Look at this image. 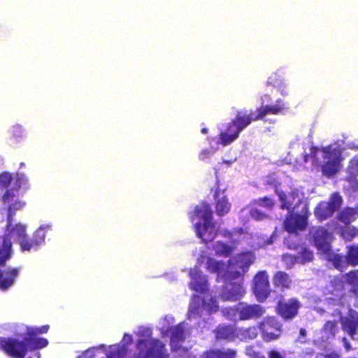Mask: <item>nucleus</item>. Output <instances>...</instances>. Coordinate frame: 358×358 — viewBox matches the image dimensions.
Masks as SVG:
<instances>
[{
    "mask_svg": "<svg viewBox=\"0 0 358 358\" xmlns=\"http://www.w3.org/2000/svg\"><path fill=\"white\" fill-rule=\"evenodd\" d=\"M220 190L217 187L214 193V199L215 202V213L218 216H224L227 214L231 209V203L229 202L228 199L225 195H223L220 199L219 198Z\"/></svg>",
    "mask_w": 358,
    "mask_h": 358,
    "instance_id": "aec40b11",
    "label": "nucleus"
},
{
    "mask_svg": "<svg viewBox=\"0 0 358 358\" xmlns=\"http://www.w3.org/2000/svg\"><path fill=\"white\" fill-rule=\"evenodd\" d=\"M347 249L345 257L348 264L352 266L358 265V245H349Z\"/></svg>",
    "mask_w": 358,
    "mask_h": 358,
    "instance_id": "c756f323",
    "label": "nucleus"
},
{
    "mask_svg": "<svg viewBox=\"0 0 358 358\" xmlns=\"http://www.w3.org/2000/svg\"><path fill=\"white\" fill-rule=\"evenodd\" d=\"M213 249L216 255L224 257H229L234 250V248L222 241H217L213 245Z\"/></svg>",
    "mask_w": 358,
    "mask_h": 358,
    "instance_id": "a878e982",
    "label": "nucleus"
},
{
    "mask_svg": "<svg viewBox=\"0 0 358 358\" xmlns=\"http://www.w3.org/2000/svg\"><path fill=\"white\" fill-rule=\"evenodd\" d=\"M253 293L259 302H264L271 294L269 277L266 271H258L253 278Z\"/></svg>",
    "mask_w": 358,
    "mask_h": 358,
    "instance_id": "0eeeda50",
    "label": "nucleus"
},
{
    "mask_svg": "<svg viewBox=\"0 0 358 358\" xmlns=\"http://www.w3.org/2000/svg\"><path fill=\"white\" fill-rule=\"evenodd\" d=\"M322 358H341V355L336 351L321 354Z\"/></svg>",
    "mask_w": 358,
    "mask_h": 358,
    "instance_id": "864d4df0",
    "label": "nucleus"
},
{
    "mask_svg": "<svg viewBox=\"0 0 358 358\" xmlns=\"http://www.w3.org/2000/svg\"><path fill=\"white\" fill-rule=\"evenodd\" d=\"M125 337H127V340H128L129 342H131V341H132L131 336L128 335V334H125V335H124V338H125Z\"/></svg>",
    "mask_w": 358,
    "mask_h": 358,
    "instance_id": "774afa93",
    "label": "nucleus"
},
{
    "mask_svg": "<svg viewBox=\"0 0 358 358\" xmlns=\"http://www.w3.org/2000/svg\"><path fill=\"white\" fill-rule=\"evenodd\" d=\"M310 157H311L314 162L317 163L319 162V159L317 157V152L319 151V148L316 146H311L310 148Z\"/></svg>",
    "mask_w": 358,
    "mask_h": 358,
    "instance_id": "3c124183",
    "label": "nucleus"
},
{
    "mask_svg": "<svg viewBox=\"0 0 358 358\" xmlns=\"http://www.w3.org/2000/svg\"><path fill=\"white\" fill-rule=\"evenodd\" d=\"M344 277L346 283L351 286V292L358 297V269L346 273Z\"/></svg>",
    "mask_w": 358,
    "mask_h": 358,
    "instance_id": "cd10ccee",
    "label": "nucleus"
},
{
    "mask_svg": "<svg viewBox=\"0 0 358 358\" xmlns=\"http://www.w3.org/2000/svg\"><path fill=\"white\" fill-rule=\"evenodd\" d=\"M2 252V250L0 249V265L4 264L6 260L10 257L8 252L1 256ZM17 274L18 269L13 268L8 271V276L3 278V272L0 270V288L3 290L7 289L13 284Z\"/></svg>",
    "mask_w": 358,
    "mask_h": 358,
    "instance_id": "f3484780",
    "label": "nucleus"
},
{
    "mask_svg": "<svg viewBox=\"0 0 358 358\" xmlns=\"http://www.w3.org/2000/svg\"><path fill=\"white\" fill-rule=\"evenodd\" d=\"M328 261L332 262L334 266L340 271L346 267L344 257L340 254H336L332 252V249L329 253H325Z\"/></svg>",
    "mask_w": 358,
    "mask_h": 358,
    "instance_id": "c85d7f7f",
    "label": "nucleus"
},
{
    "mask_svg": "<svg viewBox=\"0 0 358 358\" xmlns=\"http://www.w3.org/2000/svg\"><path fill=\"white\" fill-rule=\"evenodd\" d=\"M23 130L20 126L17 125L13 127L12 134L15 140H17V138H22L23 136Z\"/></svg>",
    "mask_w": 358,
    "mask_h": 358,
    "instance_id": "8fccbe9b",
    "label": "nucleus"
},
{
    "mask_svg": "<svg viewBox=\"0 0 358 358\" xmlns=\"http://www.w3.org/2000/svg\"><path fill=\"white\" fill-rule=\"evenodd\" d=\"M14 230L16 231L17 236L20 239L25 238L27 237L26 234V227L25 226L21 224H17L15 226Z\"/></svg>",
    "mask_w": 358,
    "mask_h": 358,
    "instance_id": "49530a36",
    "label": "nucleus"
},
{
    "mask_svg": "<svg viewBox=\"0 0 358 358\" xmlns=\"http://www.w3.org/2000/svg\"><path fill=\"white\" fill-rule=\"evenodd\" d=\"M120 352L118 350L110 351L106 356V358H119Z\"/></svg>",
    "mask_w": 358,
    "mask_h": 358,
    "instance_id": "6e6d98bb",
    "label": "nucleus"
},
{
    "mask_svg": "<svg viewBox=\"0 0 358 358\" xmlns=\"http://www.w3.org/2000/svg\"><path fill=\"white\" fill-rule=\"evenodd\" d=\"M19 244L22 251H30L32 249L36 250L38 248L35 243H34V241L31 239L29 240L27 237L20 239Z\"/></svg>",
    "mask_w": 358,
    "mask_h": 358,
    "instance_id": "4c0bfd02",
    "label": "nucleus"
},
{
    "mask_svg": "<svg viewBox=\"0 0 358 358\" xmlns=\"http://www.w3.org/2000/svg\"><path fill=\"white\" fill-rule=\"evenodd\" d=\"M28 184V179L23 173H17L15 178V190H18L21 187Z\"/></svg>",
    "mask_w": 358,
    "mask_h": 358,
    "instance_id": "37998d69",
    "label": "nucleus"
},
{
    "mask_svg": "<svg viewBox=\"0 0 358 358\" xmlns=\"http://www.w3.org/2000/svg\"><path fill=\"white\" fill-rule=\"evenodd\" d=\"M13 180L12 175L8 172H3L0 173V188H7Z\"/></svg>",
    "mask_w": 358,
    "mask_h": 358,
    "instance_id": "ea45409f",
    "label": "nucleus"
},
{
    "mask_svg": "<svg viewBox=\"0 0 358 358\" xmlns=\"http://www.w3.org/2000/svg\"><path fill=\"white\" fill-rule=\"evenodd\" d=\"M282 260L285 262L287 267H291L294 264H299V260L296 258V254H284L282 256Z\"/></svg>",
    "mask_w": 358,
    "mask_h": 358,
    "instance_id": "79ce46f5",
    "label": "nucleus"
},
{
    "mask_svg": "<svg viewBox=\"0 0 358 358\" xmlns=\"http://www.w3.org/2000/svg\"><path fill=\"white\" fill-rule=\"evenodd\" d=\"M266 83L268 85L277 88L281 95L287 96L288 94L285 90L286 85L285 84L284 79L282 76L278 73L271 74L268 77Z\"/></svg>",
    "mask_w": 358,
    "mask_h": 358,
    "instance_id": "b1692460",
    "label": "nucleus"
},
{
    "mask_svg": "<svg viewBox=\"0 0 358 358\" xmlns=\"http://www.w3.org/2000/svg\"><path fill=\"white\" fill-rule=\"evenodd\" d=\"M242 260L244 262V265L249 266L255 262V257L252 252L243 253L241 256Z\"/></svg>",
    "mask_w": 358,
    "mask_h": 358,
    "instance_id": "de8ad7c7",
    "label": "nucleus"
},
{
    "mask_svg": "<svg viewBox=\"0 0 358 358\" xmlns=\"http://www.w3.org/2000/svg\"><path fill=\"white\" fill-rule=\"evenodd\" d=\"M192 222L195 217L203 220V223L213 221V210L210 204L201 202L194 207V210L189 215Z\"/></svg>",
    "mask_w": 358,
    "mask_h": 358,
    "instance_id": "dca6fc26",
    "label": "nucleus"
},
{
    "mask_svg": "<svg viewBox=\"0 0 358 358\" xmlns=\"http://www.w3.org/2000/svg\"><path fill=\"white\" fill-rule=\"evenodd\" d=\"M224 263L221 261H216L213 258H208L206 264L207 269L210 273L220 274L224 269Z\"/></svg>",
    "mask_w": 358,
    "mask_h": 358,
    "instance_id": "72a5a7b5",
    "label": "nucleus"
},
{
    "mask_svg": "<svg viewBox=\"0 0 358 358\" xmlns=\"http://www.w3.org/2000/svg\"><path fill=\"white\" fill-rule=\"evenodd\" d=\"M268 358H283V357L282 356V355L277 350H271L269 352H268Z\"/></svg>",
    "mask_w": 358,
    "mask_h": 358,
    "instance_id": "5fc2aeb1",
    "label": "nucleus"
},
{
    "mask_svg": "<svg viewBox=\"0 0 358 358\" xmlns=\"http://www.w3.org/2000/svg\"><path fill=\"white\" fill-rule=\"evenodd\" d=\"M341 236L346 241H352L357 234V230L355 227H350L348 225L341 227Z\"/></svg>",
    "mask_w": 358,
    "mask_h": 358,
    "instance_id": "f704fd0d",
    "label": "nucleus"
},
{
    "mask_svg": "<svg viewBox=\"0 0 358 358\" xmlns=\"http://www.w3.org/2000/svg\"><path fill=\"white\" fill-rule=\"evenodd\" d=\"M211 152L209 150L204 149L202 150L199 154V158L200 160L204 161L206 159H208L210 156Z\"/></svg>",
    "mask_w": 358,
    "mask_h": 358,
    "instance_id": "603ef678",
    "label": "nucleus"
},
{
    "mask_svg": "<svg viewBox=\"0 0 358 358\" xmlns=\"http://www.w3.org/2000/svg\"><path fill=\"white\" fill-rule=\"evenodd\" d=\"M185 338V331L184 326L180 323L171 330V342L173 344H178L183 342Z\"/></svg>",
    "mask_w": 358,
    "mask_h": 358,
    "instance_id": "bb28decb",
    "label": "nucleus"
},
{
    "mask_svg": "<svg viewBox=\"0 0 358 358\" xmlns=\"http://www.w3.org/2000/svg\"><path fill=\"white\" fill-rule=\"evenodd\" d=\"M309 157H310V155H308V154L305 153L303 155V162H307L308 161Z\"/></svg>",
    "mask_w": 358,
    "mask_h": 358,
    "instance_id": "e2e57ef3",
    "label": "nucleus"
},
{
    "mask_svg": "<svg viewBox=\"0 0 358 358\" xmlns=\"http://www.w3.org/2000/svg\"><path fill=\"white\" fill-rule=\"evenodd\" d=\"M45 233L44 231V228L43 227H40L35 231L31 240L34 241L35 245L38 247L45 242Z\"/></svg>",
    "mask_w": 358,
    "mask_h": 358,
    "instance_id": "e433bc0d",
    "label": "nucleus"
},
{
    "mask_svg": "<svg viewBox=\"0 0 358 358\" xmlns=\"http://www.w3.org/2000/svg\"><path fill=\"white\" fill-rule=\"evenodd\" d=\"M49 328H50V327L48 324L43 325L41 327H37V328H35V329H31V330H29L28 331V334L29 336H35V335H37V334H41L47 333L48 331V330H49Z\"/></svg>",
    "mask_w": 358,
    "mask_h": 358,
    "instance_id": "c03bdc74",
    "label": "nucleus"
},
{
    "mask_svg": "<svg viewBox=\"0 0 358 358\" xmlns=\"http://www.w3.org/2000/svg\"><path fill=\"white\" fill-rule=\"evenodd\" d=\"M17 190H16L17 192ZM15 189H8L3 194L2 196V200L4 203H9L10 202L13 198L16 196V194L15 193Z\"/></svg>",
    "mask_w": 358,
    "mask_h": 358,
    "instance_id": "a18cd8bd",
    "label": "nucleus"
},
{
    "mask_svg": "<svg viewBox=\"0 0 358 358\" xmlns=\"http://www.w3.org/2000/svg\"><path fill=\"white\" fill-rule=\"evenodd\" d=\"M217 339L232 340L236 336V330L230 325H220L215 329Z\"/></svg>",
    "mask_w": 358,
    "mask_h": 358,
    "instance_id": "393cba45",
    "label": "nucleus"
},
{
    "mask_svg": "<svg viewBox=\"0 0 358 358\" xmlns=\"http://www.w3.org/2000/svg\"><path fill=\"white\" fill-rule=\"evenodd\" d=\"M236 351L228 350L226 352L220 350H211L205 352V358H234Z\"/></svg>",
    "mask_w": 358,
    "mask_h": 358,
    "instance_id": "7c9ffc66",
    "label": "nucleus"
},
{
    "mask_svg": "<svg viewBox=\"0 0 358 358\" xmlns=\"http://www.w3.org/2000/svg\"><path fill=\"white\" fill-rule=\"evenodd\" d=\"M5 351L15 358H24L27 352V343L15 338L8 339L3 345Z\"/></svg>",
    "mask_w": 358,
    "mask_h": 358,
    "instance_id": "2eb2a0df",
    "label": "nucleus"
},
{
    "mask_svg": "<svg viewBox=\"0 0 358 358\" xmlns=\"http://www.w3.org/2000/svg\"><path fill=\"white\" fill-rule=\"evenodd\" d=\"M287 107L281 99L276 100L274 105H266L257 108V114L255 115L252 109L248 110V115L251 119V122L264 118L267 114L278 115L282 113Z\"/></svg>",
    "mask_w": 358,
    "mask_h": 358,
    "instance_id": "9b49d317",
    "label": "nucleus"
},
{
    "mask_svg": "<svg viewBox=\"0 0 358 358\" xmlns=\"http://www.w3.org/2000/svg\"><path fill=\"white\" fill-rule=\"evenodd\" d=\"M189 275L191 282L189 283V287L195 292L204 294L208 291V283L206 277L202 274L201 271L198 267L190 268Z\"/></svg>",
    "mask_w": 358,
    "mask_h": 358,
    "instance_id": "ddd939ff",
    "label": "nucleus"
},
{
    "mask_svg": "<svg viewBox=\"0 0 358 358\" xmlns=\"http://www.w3.org/2000/svg\"><path fill=\"white\" fill-rule=\"evenodd\" d=\"M342 328L353 338L358 329V313L354 312L349 317L342 320Z\"/></svg>",
    "mask_w": 358,
    "mask_h": 358,
    "instance_id": "412c9836",
    "label": "nucleus"
},
{
    "mask_svg": "<svg viewBox=\"0 0 358 358\" xmlns=\"http://www.w3.org/2000/svg\"><path fill=\"white\" fill-rule=\"evenodd\" d=\"M241 275L240 273L239 272H236L234 273L232 275H231V278H236V277H239Z\"/></svg>",
    "mask_w": 358,
    "mask_h": 358,
    "instance_id": "0e129e2a",
    "label": "nucleus"
},
{
    "mask_svg": "<svg viewBox=\"0 0 358 358\" xmlns=\"http://www.w3.org/2000/svg\"><path fill=\"white\" fill-rule=\"evenodd\" d=\"M342 202V197L338 193L332 194L328 201H320L315 208V217L320 222L331 217L341 206Z\"/></svg>",
    "mask_w": 358,
    "mask_h": 358,
    "instance_id": "39448f33",
    "label": "nucleus"
},
{
    "mask_svg": "<svg viewBox=\"0 0 358 358\" xmlns=\"http://www.w3.org/2000/svg\"><path fill=\"white\" fill-rule=\"evenodd\" d=\"M25 205V203L22 201H15L11 203L8 207L9 213H15L16 210L22 209Z\"/></svg>",
    "mask_w": 358,
    "mask_h": 358,
    "instance_id": "09e8293b",
    "label": "nucleus"
},
{
    "mask_svg": "<svg viewBox=\"0 0 358 358\" xmlns=\"http://www.w3.org/2000/svg\"><path fill=\"white\" fill-rule=\"evenodd\" d=\"M250 215L253 220L257 221L263 220L268 217L267 214L257 208H252L250 210Z\"/></svg>",
    "mask_w": 358,
    "mask_h": 358,
    "instance_id": "a19ab883",
    "label": "nucleus"
},
{
    "mask_svg": "<svg viewBox=\"0 0 358 358\" xmlns=\"http://www.w3.org/2000/svg\"><path fill=\"white\" fill-rule=\"evenodd\" d=\"M194 230L197 237L206 244L212 242L217 235L215 224L213 221L206 223L197 222L194 224Z\"/></svg>",
    "mask_w": 358,
    "mask_h": 358,
    "instance_id": "4468645a",
    "label": "nucleus"
},
{
    "mask_svg": "<svg viewBox=\"0 0 358 358\" xmlns=\"http://www.w3.org/2000/svg\"><path fill=\"white\" fill-rule=\"evenodd\" d=\"M27 343L33 346L34 349L45 348L48 345V341L44 338L28 339Z\"/></svg>",
    "mask_w": 358,
    "mask_h": 358,
    "instance_id": "58836bf2",
    "label": "nucleus"
},
{
    "mask_svg": "<svg viewBox=\"0 0 358 358\" xmlns=\"http://www.w3.org/2000/svg\"><path fill=\"white\" fill-rule=\"evenodd\" d=\"M343 341H344V347L345 348V350L347 351H350L351 350V345L347 341L346 338H343Z\"/></svg>",
    "mask_w": 358,
    "mask_h": 358,
    "instance_id": "bf43d9fd",
    "label": "nucleus"
},
{
    "mask_svg": "<svg viewBox=\"0 0 358 358\" xmlns=\"http://www.w3.org/2000/svg\"><path fill=\"white\" fill-rule=\"evenodd\" d=\"M253 204L262 206L266 208H272L275 205V201L269 196L259 197L252 201Z\"/></svg>",
    "mask_w": 358,
    "mask_h": 358,
    "instance_id": "c9c22d12",
    "label": "nucleus"
},
{
    "mask_svg": "<svg viewBox=\"0 0 358 358\" xmlns=\"http://www.w3.org/2000/svg\"><path fill=\"white\" fill-rule=\"evenodd\" d=\"M3 246L8 250H10L11 248V243L10 241L7 240L6 237L3 238Z\"/></svg>",
    "mask_w": 358,
    "mask_h": 358,
    "instance_id": "13d9d810",
    "label": "nucleus"
},
{
    "mask_svg": "<svg viewBox=\"0 0 358 358\" xmlns=\"http://www.w3.org/2000/svg\"><path fill=\"white\" fill-rule=\"evenodd\" d=\"M251 123L248 110L238 111L234 118L227 123L225 130L220 133L218 143L223 146L231 144L239 137L240 133Z\"/></svg>",
    "mask_w": 358,
    "mask_h": 358,
    "instance_id": "f257e3e1",
    "label": "nucleus"
},
{
    "mask_svg": "<svg viewBox=\"0 0 358 358\" xmlns=\"http://www.w3.org/2000/svg\"><path fill=\"white\" fill-rule=\"evenodd\" d=\"M306 329H300V335L304 336H306Z\"/></svg>",
    "mask_w": 358,
    "mask_h": 358,
    "instance_id": "69168bd1",
    "label": "nucleus"
},
{
    "mask_svg": "<svg viewBox=\"0 0 358 358\" xmlns=\"http://www.w3.org/2000/svg\"><path fill=\"white\" fill-rule=\"evenodd\" d=\"M358 218V210L357 208L345 207L338 214L337 219L345 225H350Z\"/></svg>",
    "mask_w": 358,
    "mask_h": 358,
    "instance_id": "5701e85b",
    "label": "nucleus"
},
{
    "mask_svg": "<svg viewBox=\"0 0 358 358\" xmlns=\"http://www.w3.org/2000/svg\"><path fill=\"white\" fill-rule=\"evenodd\" d=\"M281 208L282 209H287V210H289L291 208V205L289 203H283L281 205Z\"/></svg>",
    "mask_w": 358,
    "mask_h": 358,
    "instance_id": "680f3d73",
    "label": "nucleus"
},
{
    "mask_svg": "<svg viewBox=\"0 0 358 358\" xmlns=\"http://www.w3.org/2000/svg\"><path fill=\"white\" fill-rule=\"evenodd\" d=\"M308 208L304 204L301 213H289L284 221V228L289 233H297L299 231H303L308 225Z\"/></svg>",
    "mask_w": 358,
    "mask_h": 358,
    "instance_id": "423d86ee",
    "label": "nucleus"
},
{
    "mask_svg": "<svg viewBox=\"0 0 358 358\" xmlns=\"http://www.w3.org/2000/svg\"><path fill=\"white\" fill-rule=\"evenodd\" d=\"M265 312V308L257 303L249 304L241 302L236 308V313L241 321L259 319L263 317Z\"/></svg>",
    "mask_w": 358,
    "mask_h": 358,
    "instance_id": "1a4fd4ad",
    "label": "nucleus"
},
{
    "mask_svg": "<svg viewBox=\"0 0 358 358\" xmlns=\"http://www.w3.org/2000/svg\"><path fill=\"white\" fill-rule=\"evenodd\" d=\"M300 306L299 300L295 298L287 301L280 300L276 306V312L284 320H292L297 315Z\"/></svg>",
    "mask_w": 358,
    "mask_h": 358,
    "instance_id": "f8f14e48",
    "label": "nucleus"
},
{
    "mask_svg": "<svg viewBox=\"0 0 358 358\" xmlns=\"http://www.w3.org/2000/svg\"><path fill=\"white\" fill-rule=\"evenodd\" d=\"M258 327L265 342L278 339L282 333V326L274 316L264 317L258 323Z\"/></svg>",
    "mask_w": 358,
    "mask_h": 358,
    "instance_id": "20e7f679",
    "label": "nucleus"
},
{
    "mask_svg": "<svg viewBox=\"0 0 358 358\" xmlns=\"http://www.w3.org/2000/svg\"><path fill=\"white\" fill-rule=\"evenodd\" d=\"M245 290L241 283L231 282L227 285L222 291V297L225 300L237 301L245 294Z\"/></svg>",
    "mask_w": 358,
    "mask_h": 358,
    "instance_id": "a211bd4d",
    "label": "nucleus"
},
{
    "mask_svg": "<svg viewBox=\"0 0 358 358\" xmlns=\"http://www.w3.org/2000/svg\"><path fill=\"white\" fill-rule=\"evenodd\" d=\"M292 280L288 273L278 271L273 275V284L275 288L280 291L289 289L292 286Z\"/></svg>",
    "mask_w": 358,
    "mask_h": 358,
    "instance_id": "6ab92c4d",
    "label": "nucleus"
},
{
    "mask_svg": "<svg viewBox=\"0 0 358 358\" xmlns=\"http://www.w3.org/2000/svg\"><path fill=\"white\" fill-rule=\"evenodd\" d=\"M199 306H192L189 308V314L190 315H194L199 313Z\"/></svg>",
    "mask_w": 358,
    "mask_h": 358,
    "instance_id": "4d7b16f0",
    "label": "nucleus"
},
{
    "mask_svg": "<svg viewBox=\"0 0 358 358\" xmlns=\"http://www.w3.org/2000/svg\"><path fill=\"white\" fill-rule=\"evenodd\" d=\"M125 337H127V340H128L129 342H131V341H132L131 336L128 335V334H125V335H124V338H125Z\"/></svg>",
    "mask_w": 358,
    "mask_h": 358,
    "instance_id": "338daca9",
    "label": "nucleus"
},
{
    "mask_svg": "<svg viewBox=\"0 0 358 358\" xmlns=\"http://www.w3.org/2000/svg\"><path fill=\"white\" fill-rule=\"evenodd\" d=\"M312 237L315 246L320 252L329 253L331 250V235L324 227H318L312 231Z\"/></svg>",
    "mask_w": 358,
    "mask_h": 358,
    "instance_id": "9d476101",
    "label": "nucleus"
},
{
    "mask_svg": "<svg viewBox=\"0 0 358 358\" xmlns=\"http://www.w3.org/2000/svg\"><path fill=\"white\" fill-rule=\"evenodd\" d=\"M259 330L258 324L238 328L236 329V336L243 341L254 340L257 338Z\"/></svg>",
    "mask_w": 358,
    "mask_h": 358,
    "instance_id": "4be33fe9",
    "label": "nucleus"
},
{
    "mask_svg": "<svg viewBox=\"0 0 358 358\" xmlns=\"http://www.w3.org/2000/svg\"><path fill=\"white\" fill-rule=\"evenodd\" d=\"M296 239H299L297 236H290L285 240V244L287 248L296 251L299 264H305L311 262L314 258L313 252L304 243Z\"/></svg>",
    "mask_w": 358,
    "mask_h": 358,
    "instance_id": "6e6552de",
    "label": "nucleus"
},
{
    "mask_svg": "<svg viewBox=\"0 0 358 358\" xmlns=\"http://www.w3.org/2000/svg\"><path fill=\"white\" fill-rule=\"evenodd\" d=\"M346 171L348 173V181H352L356 179L358 176V155L354 156L350 160Z\"/></svg>",
    "mask_w": 358,
    "mask_h": 358,
    "instance_id": "2f4dec72",
    "label": "nucleus"
},
{
    "mask_svg": "<svg viewBox=\"0 0 358 358\" xmlns=\"http://www.w3.org/2000/svg\"><path fill=\"white\" fill-rule=\"evenodd\" d=\"M320 150L324 161L321 166L322 174L328 178L335 176L341 166V163L343 160L341 151L331 145L322 147Z\"/></svg>",
    "mask_w": 358,
    "mask_h": 358,
    "instance_id": "f03ea898",
    "label": "nucleus"
},
{
    "mask_svg": "<svg viewBox=\"0 0 358 358\" xmlns=\"http://www.w3.org/2000/svg\"><path fill=\"white\" fill-rule=\"evenodd\" d=\"M89 355V357L87 358H94V353L93 351H90V350H87L85 352V355L87 357Z\"/></svg>",
    "mask_w": 358,
    "mask_h": 358,
    "instance_id": "052dcab7",
    "label": "nucleus"
},
{
    "mask_svg": "<svg viewBox=\"0 0 358 358\" xmlns=\"http://www.w3.org/2000/svg\"><path fill=\"white\" fill-rule=\"evenodd\" d=\"M138 352L135 358H164L165 345L159 339H140Z\"/></svg>",
    "mask_w": 358,
    "mask_h": 358,
    "instance_id": "7ed1b4c3",
    "label": "nucleus"
},
{
    "mask_svg": "<svg viewBox=\"0 0 358 358\" xmlns=\"http://www.w3.org/2000/svg\"><path fill=\"white\" fill-rule=\"evenodd\" d=\"M338 322L336 321H327L323 327L322 332L324 334L327 339L334 338L338 331Z\"/></svg>",
    "mask_w": 358,
    "mask_h": 358,
    "instance_id": "473e14b6",
    "label": "nucleus"
}]
</instances>
